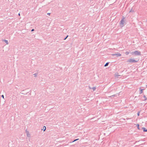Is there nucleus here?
<instances>
[{"instance_id": "b1692460", "label": "nucleus", "mask_w": 147, "mask_h": 147, "mask_svg": "<svg viewBox=\"0 0 147 147\" xmlns=\"http://www.w3.org/2000/svg\"><path fill=\"white\" fill-rule=\"evenodd\" d=\"M138 129H139V125L138 124Z\"/></svg>"}, {"instance_id": "a878e982", "label": "nucleus", "mask_w": 147, "mask_h": 147, "mask_svg": "<svg viewBox=\"0 0 147 147\" xmlns=\"http://www.w3.org/2000/svg\"><path fill=\"white\" fill-rule=\"evenodd\" d=\"M116 75V76H120V75Z\"/></svg>"}, {"instance_id": "f3484780", "label": "nucleus", "mask_w": 147, "mask_h": 147, "mask_svg": "<svg viewBox=\"0 0 147 147\" xmlns=\"http://www.w3.org/2000/svg\"><path fill=\"white\" fill-rule=\"evenodd\" d=\"M68 36V35L64 39V40H65Z\"/></svg>"}, {"instance_id": "4be33fe9", "label": "nucleus", "mask_w": 147, "mask_h": 147, "mask_svg": "<svg viewBox=\"0 0 147 147\" xmlns=\"http://www.w3.org/2000/svg\"><path fill=\"white\" fill-rule=\"evenodd\" d=\"M114 96H115V95H112V96H110V97Z\"/></svg>"}, {"instance_id": "1a4fd4ad", "label": "nucleus", "mask_w": 147, "mask_h": 147, "mask_svg": "<svg viewBox=\"0 0 147 147\" xmlns=\"http://www.w3.org/2000/svg\"><path fill=\"white\" fill-rule=\"evenodd\" d=\"M43 131H45L46 129V127L45 126H44L43 127Z\"/></svg>"}, {"instance_id": "6ab92c4d", "label": "nucleus", "mask_w": 147, "mask_h": 147, "mask_svg": "<svg viewBox=\"0 0 147 147\" xmlns=\"http://www.w3.org/2000/svg\"><path fill=\"white\" fill-rule=\"evenodd\" d=\"M1 96L3 97V98H4V95H2V96Z\"/></svg>"}, {"instance_id": "9b49d317", "label": "nucleus", "mask_w": 147, "mask_h": 147, "mask_svg": "<svg viewBox=\"0 0 147 147\" xmlns=\"http://www.w3.org/2000/svg\"><path fill=\"white\" fill-rule=\"evenodd\" d=\"M129 53V52L127 51L125 53V54L126 55H128Z\"/></svg>"}, {"instance_id": "cd10ccee", "label": "nucleus", "mask_w": 147, "mask_h": 147, "mask_svg": "<svg viewBox=\"0 0 147 147\" xmlns=\"http://www.w3.org/2000/svg\"><path fill=\"white\" fill-rule=\"evenodd\" d=\"M146 21H147V20Z\"/></svg>"}, {"instance_id": "423d86ee", "label": "nucleus", "mask_w": 147, "mask_h": 147, "mask_svg": "<svg viewBox=\"0 0 147 147\" xmlns=\"http://www.w3.org/2000/svg\"><path fill=\"white\" fill-rule=\"evenodd\" d=\"M142 129L144 131V132L147 131V129H146L145 128L143 127V128H142Z\"/></svg>"}, {"instance_id": "a211bd4d", "label": "nucleus", "mask_w": 147, "mask_h": 147, "mask_svg": "<svg viewBox=\"0 0 147 147\" xmlns=\"http://www.w3.org/2000/svg\"><path fill=\"white\" fill-rule=\"evenodd\" d=\"M144 97L145 98V100L147 99V98H146V97L144 95Z\"/></svg>"}, {"instance_id": "f03ea898", "label": "nucleus", "mask_w": 147, "mask_h": 147, "mask_svg": "<svg viewBox=\"0 0 147 147\" xmlns=\"http://www.w3.org/2000/svg\"><path fill=\"white\" fill-rule=\"evenodd\" d=\"M138 61H136L132 59H130L127 61V63H136Z\"/></svg>"}, {"instance_id": "f8f14e48", "label": "nucleus", "mask_w": 147, "mask_h": 147, "mask_svg": "<svg viewBox=\"0 0 147 147\" xmlns=\"http://www.w3.org/2000/svg\"><path fill=\"white\" fill-rule=\"evenodd\" d=\"M143 89H141L140 91V94H142L143 92Z\"/></svg>"}, {"instance_id": "ddd939ff", "label": "nucleus", "mask_w": 147, "mask_h": 147, "mask_svg": "<svg viewBox=\"0 0 147 147\" xmlns=\"http://www.w3.org/2000/svg\"><path fill=\"white\" fill-rule=\"evenodd\" d=\"M79 140V139H76L75 140H74L72 142H75V141H77V140Z\"/></svg>"}, {"instance_id": "4468645a", "label": "nucleus", "mask_w": 147, "mask_h": 147, "mask_svg": "<svg viewBox=\"0 0 147 147\" xmlns=\"http://www.w3.org/2000/svg\"><path fill=\"white\" fill-rule=\"evenodd\" d=\"M33 75L35 77H36L37 76V74L35 73L33 74Z\"/></svg>"}, {"instance_id": "aec40b11", "label": "nucleus", "mask_w": 147, "mask_h": 147, "mask_svg": "<svg viewBox=\"0 0 147 147\" xmlns=\"http://www.w3.org/2000/svg\"><path fill=\"white\" fill-rule=\"evenodd\" d=\"M34 31V29H32L31 30V31L32 32V31Z\"/></svg>"}, {"instance_id": "f257e3e1", "label": "nucleus", "mask_w": 147, "mask_h": 147, "mask_svg": "<svg viewBox=\"0 0 147 147\" xmlns=\"http://www.w3.org/2000/svg\"><path fill=\"white\" fill-rule=\"evenodd\" d=\"M131 53L132 55H140L141 54L140 52L138 51H134L132 52Z\"/></svg>"}, {"instance_id": "5701e85b", "label": "nucleus", "mask_w": 147, "mask_h": 147, "mask_svg": "<svg viewBox=\"0 0 147 147\" xmlns=\"http://www.w3.org/2000/svg\"><path fill=\"white\" fill-rule=\"evenodd\" d=\"M88 87L89 89H92V88H91L90 86H88Z\"/></svg>"}, {"instance_id": "39448f33", "label": "nucleus", "mask_w": 147, "mask_h": 147, "mask_svg": "<svg viewBox=\"0 0 147 147\" xmlns=\"http://www.w3.org/2000/svg\"><path fill=\"white\" fill-rule=\"evenodd\" d=\"M26 134L27 137H30V134H29V131L26 130Z\"/></svg>"}, {"instance_id": "dca6fc26", "label": "nucleus", "mask_w": 147, "mask_h": 147, "mask_svg": "<svg viewBox=\"0 0 147 147\" xmlns=\"http://www.w3.org/2000/svg\"><path fill=\"white\" fill-rule=\"evenodd\" d=\"M140 112L139 111L138 112V113H137V115L138 116H139V115H140Z\"/></svg>"}, {"instance_id": "bb28decb", "label": "nucleus", "mask_w": 147, "mask_h": 147, "mask_svg": "<svg viewBox=\"0 0 147 147\" xmlns=\"http://www.w3.org/2000/svg\"><path fill=\"white\" fill-rule=\"evenodd\" d=\"M146 87L147 88V85H146Z\"/></svg>"}, {"instance_id": "6e6552de", "label": "nucleus", "mask_w": 147, "mask_h": 147, "mask_svg": "<svg viewBox=\"0 0 147 147\" xmlns=\"http://www.w3.org/2000/svg\"><path fill=\"white\" fill-rule=\"evenodd\" d=\"M3 41L6 43L7 44H8V42L7 40H3Z\"/></svg>"}, {"instance_id": "9d476101", "label": "nucleus", "mask_w": 147, "mask_h": 147, "mask_svg": "<svg viewBox=\"0 0 147 147\" xmlns=\"http://www.w3.org/2000/svg\"><path fill=\"white\" fill-rule=\"evenodd\" d=\"M109 64V63L108 62L104 66L105 67H106Z\"/></svg>"}, {"instance_id": "0eeeda50", "label": "nucleus", "mask_w": 147, "mask_h": 147, "mask_svg": "<svg viewBox=\"0 0 147 147\" xmlns=\"http://www.w3.org/2000/svg\"><path fill=\"white\" fill-rule=\"evenodd\" d=\"M92 89L93 90V91H94L96 90V87H93L92 88Z\"/></svg>"}, {"instance_id": "393cba45", "label": "nucleus", "mask_w": 147, "mask_h": 147, "mask_svg": "<svg viewBox=\"0 0 147 147\" xmlns=\"http://www.w3.org/2000/svg\"><path fill=\"white\" fill-rule=\"evenodd\" d=\"M18 15H19V16H20V13H19L18 14Z\"/></svg>"}, {"instance_id": "2eb2a0df", "label": "nucleus", "mask_w": 147, "mask_h": 147, "mask_svg": "<svg viewBox=\"0 0 147 147\" xmlns=\"http://www.w3.org/2000/svg\"><path fill=\"white\" fill-rule=\"evenodd\" d=\"M134 12V10H133L132 9H131V10H130L129 11V12Z\"/></svg>"}, {"instance_id": "412c9836", "label": "nucleus", "mask_w": 147, "mask_h": 147, "mask_svg": "<svg viewBox=\"0 0 147 147\" xmlns=\"http://www.w3.org/2000/svg\"><path fill=\"white\" fill-rule=\"evenodd\" d=\"M50 14H51V13H47V14L49 15H50Z\"/></svg>"}, {"instance_id": "7ed1b4c3", "label": "nucleus", "mask_w": 147, "mask_h": 147, "mask_svg": "<svg viewBox=\"0 0 147 147\" xmlns=\"http://www.w3.org/2000/svg\"><path fill=\"white\" fill-rule=\"evenodd\" d=\"M111 55L112 56H116L117 57H120L121 55V54L119 53L118 52H117L115 54H112Z\"/></svg>"}, {"instance_id": "20e7f679", "label": "nucleus", "mask_w": 147, "mask_h": 147, "mask_svg": "<svg viewBox=\"0 0 147 147\" xmlns=\"http://www.w3.org/2000/svg\"><path fill=\"white\" fill-rule=\"evenodd\" d=\"M124 18H123L121 20L120 23V24L122 27H123V26H124Z\"/></svg>"}]
</instances>
